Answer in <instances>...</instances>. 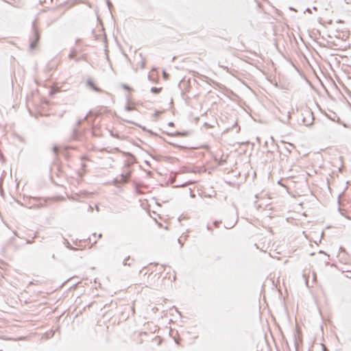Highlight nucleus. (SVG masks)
<instances>
[{
    "instance_id": "1",
    "label": "nucleus",
    "mask_w": 351,
    "mask_h": 351,
    "mask_svg": "<svg viewBox=\"0 0 351 351\" xmlns=\"http://www.w3.org/2000/svg\"><path fill=\"white\" fill-rule=\"evenodd\" d=\"M88 116H89V114H87L84 117V119H80L79 121H77L75 126L74 127V128L73 129V130L70 134V136H69L70 140H71V141H80V140L82 134H81V132L78 130V128L80 126V125L82 124V123L84 120L88 119Z\"/></svg>"
},
{
    "instance_id": "2",
    "label": "nucleus",
    "mask_w": 351,
    "mask_h": 351,
    "mask_svg": "<svg viewBox=\"0 0 351 351\" xmlns=\"http://www.w3.org/2000/svg\"><path fill=\"white\" fill-rule=\"evenodd\" d=\"M32 30H33V36L34 39L32 40L30 43V48L34 49L36 48V43L40 39V34L36 26V21H34L32 23Z\"/></svg>"
},
{
    "instance_id": "3",
    "label": "nucleus",
    "mask_w": 351,
    "mask_h": 351,
    "mask_svg": "<svg viewBox=\"0 0 351 351\" xmlns=\"http://www.w3.org/2000/svg\"><path fill=\"white\" fill-rule=\"evenodd\" d=\"M130 173H131V171L130 170L123 171V172L119 176V177L117 178L114 180V182L115 184L126 183L130 177Z\"/></svg>"
},
{
    "instance_id": "4",
    "label": "nucleus",
    "mask_w": 351,
    "mask_h": 351,
    "mask_svg": "<svg viewBox=\"0 0 351 351\" xmlns=\"http://www.w3.org/2000/svg\"><path fill=\"white\" fill-rule=\"evenodd\" d=\"M306 117H303L302 122L306 126L311 125L313 123V115L310 110H305Z\"/></svg>"
},
{
    "instance_id": "5",
    "label": "nucleus",
    "mask_w": 351,
    "mask_h": 351,
    "mask_svg": "<svg viewBox=\"0 0 351 351\" xmlns=\"http://www.w3.org/2000/svg\"><path fill=\"white\" fill-rule=\"evenodd\" d=\"M32 199L35 203H29V206H28L29 208H40L44 206V204L41 202L37 203L40 200L39 199L33 197Z\"/></svg>"
},
{
    "instance_id": "6",
    "label": "nucleus",
    "mask_w": 351,
    "mask_h": 351,
    "mask_svg": "<svg viewBox=\"0 0 351 351\" xmlns=\"http://www.w3.org/2000/svg\"><path fill=\"white\" fill-rule=\"evenodd\" d=\"M86 83H87V84H88L90 87H91L94 90H95V91H97V92H99V93H101V90L99 88L97 87V86L94 84V83H93L90 80H88Z\"/></svg>"
},
{
    "instance_id": "7",
    "label": "nucleus",
    "mask_w": 351,
    "mask_h": 351,
    "mask_svg": "<svg viewBox=\"0 0 351 351\" xmlns=\"http://www.w3.org/2000/svg\"><path fill=\"white\" fill-rule=\"evenodd\" d=\"M65 245L71 250H77V248L73 247L67 240H65Z\"/></svg>"
},
{
    "instance_id": "8",
    "label": "nucleus",
    "mask_w": 351,
    "mask_h": 351,
    "mask_svg": "<svg viewBox=\"0 0 351 351\" xmlns=\"http://www.w3.org/2000/svg\"><path fill=\"white\" fill-rule=\"evenodd\" d=\"M162 88L152 87L151 88V92L154 94H158L160 92Z\"/></svg>"
},
{
    "instance_id": "9",
    "label": "nucleus",
    "mask_w": 351,
    "mask_h": 351,
    "mask_svg": "<svg viewBox=\"0 0 351 351\" xmlns=\"http://www.w3.org/2000/svg\"><path fill=\"white\" fill-rule=\"evenodd\" d=\"M130 256H128V258H125V259L123 260V264L124 265H129V266H130V263H128V261L130 260Z\"/></svg>"
},
{
    "instance_id": "10",
    "label": "nucleus",
    "mask_w": 351,
    "mask_h": 351,
    "mask_svg": "<svg viewBox=\"0 0 351 351\" xmlns=\"http://www.w3.org/2000/svg\"><path fill=\"white\" fill-rule=\"evenodd\" d=\"M76 56V52L75 51H72L69 55V58H73L75 56Z\"/></svg>"
},
{
    "instance_id": "11",
    "label": "nucleus",
    "mask_w": 351,
    "mask_h": 351,
    "mask_svg": "<svg viewBox=\"0 0 351 351\" xmlns=\"http://www.w3.org/2000/svg\"><path fill=\"white\" fill-rule=\"evenodd\" d=\"M236 223H237V221L234 222L232 224L225 225V228H232V227H234L235 226Z\"/></svg>"
},
{
    "instance_id": "12",
    "label": "nucleus",
    "mask_w": 351,
    "mask_h": 351,
    "mask_svg": "<svg viewBox=\"0 0 351 351\" xmlns=\"http://www.w3.org/2000/svg\"><path fill=\"white\" fill-rule=\"evenodd\" d=\"M134 109V107H131V106H127L125 107V110H126L127 111H131V110H133Z\"/></svg>"
},
{
    "instance_id": "13",
    "label": "nucleus",
    "mask_w": 351,
    "mask_h": 351,
    "mask_svg": "<svg viewBox=\"0 0 351 351\" xmlns=\"http://www.w3.org/2000/svg\"><path fill=\"white\" fill-rule=\"evenodd\" d=\"M122 86L125 90H130V87L128 85H126V84H123Z\"/></svg>"
},
{
    "instance_id": "14",
    "label": "nucleus",
    "mask_w": 351,
    "mask_h": 351,
    "mask_svg": "<svg viewBox=\"0 0 351 351\" xmlns=\"http://www.w3.org/2000/svg\"><path fill=\"white\" fill-rule=\"evenodd\" d=\"M107 4H108V6L109 9L110 10V8L112 6V3L110 2L109 0L107 1Z\"/></svg>"
},
{
    "instance_id": "15",
    "label": "nucleus",
    "mask_w": 351,
    "mask_h": 351,
    "mask_svg": "<svg viewBox=\"0 0 351 351\" xmlns=\"http://www.w3.org/2000/svg\"><path fill=\"white\" fill-rule=\"evenodd\" d=\"M219 223H221V221H215L214 222V225H215L216 227H217Z\"/></svg>"
},
{
    "instance_id": "16",
    "label": "nucleus",
    "mask_w": 351,
    "mask_h": 351,
    "mask_svg": "<svg viewBox=\"0 0 351 351\" xmlns=\"http://www.w3.org/2000/svg\"><path fill=\"white\" fill-rule=\"evenodd\" d=\"M80 242H81V241H75V242H74V244H75V245L79 246V245H80Z\"/></svg>"
},
{
    "instance_id": "17",
    "label": "nucleus",
    "mask_w": 351,
    "mask_h": 351,
    "mask_svg": "<svg viewBox=\"0 0 351 351\" xmlns=\"http://www.w3.org/2000/svg\"><path fill=\"white\" fill-rule=\"evenodd\" d=\"M93 207L91 206H88V211H92L93 210Z\"/></svg>"
},
{
    "instance_id": "18",
    "label": "nucleus",
    "mask_w": 351,
    "mask_h": 351,
    "mask_svg": "<svg viewBox=\"0 0 351 351\" xmlns=\"http://www.w3.org/2000/svg\"><path fill=\"white\" fill-rule=\"evenodd\" d=\"M33 242L32 240H27L26 243H32Z\"/></svg>"
},
{
    "instance_id": "19",
    "label": "nucleus",
    "mask_w": 351,
    "mask_h": 351,
    "mask_svg": "<svg viewBox=\"0 0 351 351\" xmlns=\"http://www.w3.org/2000/svg\"><path fill=\"white\" fill-rule=\"evenodd\" d=\"M159 114H160V112H158V111H156V112H155V115H156V116H158Z\"/></svg>"
},
{
    "instance_id": "20",
    "label": "nucleus",
    "mask_w": 351,
    "mask_h": 351,
    "mask_svg": "<svg viewBox=\"0 0 351 351\" xmlns=\"http://www.w3.org/2000/svg\"><path fill=\"white\" fill-rule=\"evenodd\" d=\"M125 122H128V123H132L131 121L127 120V119H123Z\"/></svg>"
},
{
    "instance_id": "21",
    "label": "nucleus",
    "mask_w": 351,
    "mask_h": 351,
    "mask_svg": "<svg viewBox=\"0 0 351 351\" xmlns=\"http://www.w3.org/2000/svg\"><path fill=\"white\" fill-rule=\"evenodd\" d=\"M287 151L289 152V153H291V149H290V147H287Z\"/></svg>"
},
{
    "instance_id": "22",
    "label": "nucleus",
    "mask_w": 351,
    "mask_h": 351,
    "mask_svg": "<svg viewBox=\"0 0 351 351\" xmlns=\"http://www.w3.org/2000/svg\"><path fill=\"white\" fill-rule=\"evenodd\" d=\"M181 238H182V237H180V239H178V242H179L181 245H182V242H181Z\"/></svg>"
},
{
    "instance_id": "23",
    "label": "nucleus",
    "mask_w": 351,
    "mask_h": 351,
    "mask_svg": "<svg viewBox=\"0 0 351 351\" xmlns=\"http://www.w3.org/2000/svg\"><path fill=\"white\" fill-rule=\"evenodd\" d=\"M169 125H171V126H172V125H173V122H170V123H169Z\"/></svg>"
},
{
    "instance_id": "24",
    "label": "nucleus",
    "mask_w": 351,
    "mask_h": 351,
    "mask_svg": "<svg viewBox=\"0 0 351 351\" xmlns=\"http://www.w3.org/2000/svg\"><path fill=\"white\" fill-rule=\"evenodd\" d=\"M101 237H102V234H99L98 235V237H99V238H101Z\"/></svg>"
},
{
    "instance_id": "25",
    "label": "nucleus",
    "mask_w": 351,
    "mask_h": 351,
    "mask_svg": "<svg viewBox=\"0 0 351 351\" xmlns=\"http://www.w3.org/2000/svg\"><path fill=\"white\" fill-rule=\"evenodd\" d=\"M289 146L291 147H293V145L292 144H289Z\"/></svg>"
},
{
    "instance_id": "26",
    "label": "nucleus",
    "mask_w": 351,
    "mask_h": 351,
    "mask_svg": "<svg viewBox=\"0 0 351 351\" xmlns=\"http://www.w3.org/2000/svg\"><path fill=\"white\" fill-rule=\"evenodd\" d=\"M163 74H164V77H166V76H167L166 73H165V72H164V73H163Z\"/></svg>"
}]
</instances>
